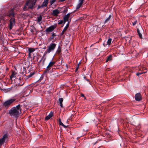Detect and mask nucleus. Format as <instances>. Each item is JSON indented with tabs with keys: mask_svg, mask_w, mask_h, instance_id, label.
<instances>
[{
	"mask_svg": "<svg viewBox=\"0 0 148 148\" xmlns=\"http://www.w3.org/2000/svg\"><path fill=\"white\" fill-rule=\"evenodd\" d=\"M111 41L112 39L111 38H109L107 41L108 44L110 45L111 43Z\"/></svg>",
	"mask_w": 148,
	"mask_h": 148,
	"instance_id": "nucleus-20",
	"label": "nucleus"
},
{
	"mask_svg": "<svg viewBox=\"0 0 148 148\" xmlns=\"http://www.w3.org/2000/svg\"><path fill=\"white\" fill-rule=\"evenodd\" d=\"M63 23H64V21H63L62 20H61L58 21V24H61Z\"/></svg>",
	"mask_w": 148,
	"mask_h": 148,
	"instance_id": "nucleus-26",
	"label": "nucleus"
},
{
	"mask_svg": "<svg viewBox=\"0 0 148 148\" xmlns=\"http://www.w3.org/2000/svg\"><path fill=\"white\" fill-rule=\"evenodd\" d=\"M78 67H79V66H77V68H76V71L78 70Z\"/></svg>",
	"mask_w": 148,
	"mask_h": 148,
	"instance_id": "nucleus-36",
	"label": "nucleus"
},
{
	"mask_svg": "<svg viewBox=\"0 0 148 148\" xmlns=\"http://www.w3.org/2000/svg\"><path fill=\"white\" fill-rule=\"evenodd\" d=\"M31 53H30L29 52V53L28 56L29 58H31Z\"/></svg>",
	"mask_w": 148,
	"mask_h": 148,
	"instance_id": "nucleus-30",
	"label": "nucleus"
},
{
	"mask_svg": "<svg viewBox=\"0 0 148 148\" xmlns=\"http://www.w3.org/2000/svg\"><path fill=\"white\" fill-rule=\"evenodd\" d=\"M33 75H30L29 76V77H31Z\"/></svg>",
	"mask_w": 148,
	"mask_h": 148,
	"instance_id": "nucleus-37",
	"label": "nucleus"
},
{
	"mask_svg": "<svg viewBox=\"0 0 148 148\" xmlns=\"http://www.w3.org/2000/svg\"><path fill=\"white\" fill-rule=\"evenodd\" d=\"M12 87H10L9 88H8L6 89V91L7 92H10L12 90Z\"/></svg>",
	"mask_w": 148,
	"mask_h": 148,
	"instance_id": "nucleus-25",
	"label": "nucleus"
},
{
	"mask_svg": "<svg viewBox=\"0 0 148 148\" xmlns=\"http://www.w3.org/2000/svg\"><path fill=\"white\" fill-rule=\"evenodd\" d=\"M53 115V112L51 111V112L45 118V119L46 120H47L49 119Z\"/></svg>",
	"mask_w": 148,
	"mask_h": 148,
	"instance_id": "nucleus-11",
	"label": "nucleus"
},
{
	"mask_svg": "<svg viewBox=\"0 0 148 148\" xmlns=\"http://www.w3.org/2000/svg\"><path fill=\"white\" fill-rule=\"evenodd\" d=\"M15 101V99L13 98L9 99L5 101L3 103V106L6 108H8Z\"/></svg>",
	"mask_w": 148,
	"mask_h": 148,
	"instance_id": "nucleus-4",
	"label": "nucleus"
},
{
	"mask_svg": "<svg viewBox=\"0 0 148 148\" xmlns=\"http://www.w3.org/2000/svg\"><path fill=\"white\" fill-rule=\"evenodd\" d=\"M56 46V44L54 43H51L49 46H47V49L44 53V55L49 54L53 51Z\"/></svg>",
	"mask_w": 148,
	"mask_h": 148,
	"instance_id": "nucleus-3",
	"label": "nucleus"
},
{
	"mask_svg": "<svg viewBox=\"0 0 148 148\" xmlns=\"http://www.w3.org/2000/svg\"><path fill=\"white\" fill-rule=\"evenodd\" d=\"M135 98V99L137 101H139L141 99V96L140 93H137L136 94Z\"/></svg>",
	"mask_w": 148,
	"mask_h": 148,
	"instance_id": "nucleus-7",
	"label": "nucleus"
},
{
	"mask_svg": "<svg viewBox=\"0 0 148 148\" xmlns=\"http://www.w3.org/2000/svg\"><path fill=\"white\" fill-rule=\"evenodd\" d=\"M14 12H12V13L10 14L9 15L10 16H14Z\"/></svg>",
	"mask_w": 148,
	"mask_h": 148,
	"instance_id": "nucleus-28",
	"label": "nucleus"
},
{
	"mask_svg": "<svg viewBox=\"0 0 148 148\" xmlns=\"http://www.w3.org/2000/svg\"><path fill=\"white\" fill-rule=\"evenodd\" d=\"M137 21H134V22H133V23H132V24H133V25H135L136 24V23H137Z\"/></svg>",
	"mask_w": 148,
	"mask_h": 148,
	"instance_id": "nucleus-29",
	"label": "nucleus"
},
{
	"mask_svg": "<svg viewBox=\"0 0 148 148\" xmlns=\"http://www.w3.org/2000/svg\"><path fill=\"white\" fill-rule=\"evenodd\" d=\"M15 77V74L14 73H12V74L10 76V77L11 78H13Z\"/></svg>",
	"mask_w": 148,
	"mask_h": 148,
	"instance_id": "nucleus-21",
	"label": "nucleus"
},
{
	"mask_svg": "<svg viewBox=\"0 0 148 148\" xmlns=\"http://www.w3.org/2000/svg\"><path fill=\"white\" fill-rule=\"evenodd\" d=\"M86 80L88 81H89V80L88 79H86Z\"/></svg>",
	"mask_w": 148,
	"mask_h": 148,
	"instance_id": "nucleus-38",
	"label": "nucleus"
},
{
	"mask_svg": "<svg viewBox=\"0 0 148 148\" xmlns=\"http://www.w3.org/2000/svg\"><path fill=\"white\" fill-rule=\"evenodd\" d=\"M59 124L60 125H62L64 128H65L67 127V126L64 125L61 122L60 119H59Z\"/></svg>",
	"mask_w": 148,
	"mask_h": 148,
	"instance_id": "nucleus-19",
	"label": "nucleus"
},
{
	"mask_svg": "<svg viewBox=\"0 0 148 148\" xmlns=\"http://www.w3.org/2000/svg\"><path fill=\"white\" fill-rule=\"evenodd\" d=\"M15 24V19L13 18H12L10 20V24L9 25V27L10 29H11L13 27L14 25Z\"/></svg>",
	"mask_w": 148,
	"mask_h": 148,
	"instance_id": "nucleus-5",
	"label": "nucleus"
},
{
	"mask_svg": "<svg viewBox=\"0 0 148 148\" xmlns=\"http://www.w3.org/2000/svg\"><path fill=\"white\" fill-rule=\"evenodd\" d=\"M60 105L61 107V108H62V107H63L62 103H60Z\"/></svg>",
	"mask_w": 148,
	"mask_h": 148,
	"instance_id": "nucleus-35",
	"label": "nucleus"
},
{
	"mask_svg": "<svg viewBox=\"0 0 148 148\" xmlns=\"http://www.w3.org/2000/svg\"><path fill=\"white\" fill-rule=\"evenodd\" d=\"M52 37L53 38L54 36H56V35L54 33H53L52 35Z\"/></svg>",
	"mask_w": 148,
	"mask_h": 148,
	"instance_id": "nucleus-32",
	"label": "nucleus"
},
{
	"mask_svg": "<svg viewBox=\"0 0 148 148\" xmlns=\"http://www.w3.org/2000/svg\"><path fill=\"white\" fill-rule=\"evenodd\" d=\"M112 59V56L111 55H110L107 58V60H106V62H108V61H111Z\"/></svg>",
	"mask_w": 148,
	"mask_h": 148,
	"instance_id": "nucleus-18",
	"label": "nucleus"
},
{
	"mask_svg": "<svg viewBox=\"0 0 148 148\" xmlns=\"http://www.w3.org/2000/svg\"><path fill=\"white\" fill-rule=\"evenodd\" d=\"M48 3V0H44V2L41 5L42 8L46 7Z\"/></svg>",
	"mask_w": 148,
	"mask_h": 148,
	"instance_id": "nucleus-12",
	"label": "nucleus"
},
{
	"mask_svg": "<svg viewBox=\"0 0 148 148\" xmlns=\"http://www.w3.org/2000/svg\"><path fill=\"white\" fill-rule=\"evenodd\" d=\"M36 2V0H28L23 8L24 10H26V8L32 9Z\"/></svg>",
	"mask_w": 148,
	"mask_h": 148,
	"instance_id": "nucleus-2",
	"label": "nucleus"
},
{
	"mask_svg": "<svg viewBox=\"0 0 148 148\" xmlns=\"http://www.w3.org/2000/svg\"><path fill=\"white\" fill-rule=\"evenodd\" d=\"M142 73H137L136 74V75L138 76H139V75H140Z\"/></svg>",
	"mask_w": 148,
	"mask_h": 148,
	"instance_id": "nucleus-33",
	"label": "nucleus"
},
{
	"mask_svg": "<svg viewBox=\"0 0 148 148\" xmlns=\"http://www.w3.org/2000/svg\"><path fill=\"white\" fill-rule=\"evenodd\" d=\"M55 63L54 62H51L47 67L46 70L48 71L50 69V68L53 66Z\"/></svg>",
	"mask_w": 148,
	"mask_h": 148,
	"instance_id": "nucleus-10",
	"label": "nucleus"
},
{
	"mask_svg": "<svg viewBox=\"0 0 148 148\" xmlns=\"http://www.w3.org/2000/svg\"><path fill=\"white\" fill-rule=\"evenodd\" d=\"M70 22V21H68V23L67 24L66 26H65V27L64 28L63 30V32H65V31H66V30L67 29L68 27H69V23Z\"/></svg>",
	"mask_w": 148,
	"mask_h": 148,
	"instance_id": "nucleus-15",
	"label": "nucleus"
},
{
	"mask_svg": "<svg viewBox=\"0 0 148 148\" xmlns=\"http://www.w3.org/2000/svg\"><path fill=\"white\" fill-rule=\"evenodd\" d=\"M81 96L82 97H85L84 95L83 94H81Z\"/></svg>",
	"mask_w": 148,
	"mask_h": 148,
	"instance_id": "nucleus-34",
	"label": "nucleus"
},
{
	"mask_svg": "<svg viewBox=\"0 0 148 148\" xmlns=\"http://www.w3.org/2000/svg\"><path fill=\"white\" fill-rule=\"evenodd\" d=\"M59 48L60 46H59L58 49L56 52L57 53H59L61 52V49H59Z\"/></svg>",
	"mask_w": 148,
	"mask_h": 148,
	"instance_id": "nucleus-27",
	"label": "nucleus"
},
{
	"mask_svg": "<svg viewBox=\"0 0 148 148\" xmlns=\"http://www.w3.org/2000/svg\"><path fill=\"white\" fill-rule=\"evenodd\" d=\"M140 29L141 30H142L143 29H142V28L141 27H140L139 29L138 28L137 29V32L139 36L140 37V38H141L142 37V35L140 32Z\"/></svg>",
	"mask_w": 148,
	"mask_h": 148,
	"instance_id": "nucleus-14",
	"label": "nucleus"
},
{
	"mask_svg": "<svg viewBox=\"0 0 148 148\" xmlns=\"http://www.w3.org/2000/svg\"><path fill=\"white\" fill-rule=\"evenodd\" d=\"M59 13V10L57 9H56L53 11L52 14L54 16H57Z\"/></svg>",
	"mask_w": 148,
	"mask_h": 148,
	"instance_id": "nucleus-13",
	"label": "nucleus"
},
{
	"mask_svg": "<svg viewBox=\"0 0 148 148\" xmlns=\"http://www.w3.org/2000/svg\"><path fill=\"white\" fill-rule=\"evenodd\" d=\"M41 8H42L41 5V6L38 5V7L37 9L38 10L39 9H40Z\"/></svg>",
	"mask_w": 148,
	"mask_h": 148,
	"instance_id": "nucleus-31",
	"label": "nucleus"
},
{
	"mask_svg": "<svg viewBox=\"0 0 148 148\" xmlns=\"http://www.w3.org/2000/svg\"><path fill=\"white\" fill-rule=\"evenodd\" d=\"M56 27L53 25L51 26L46 29V32L47 33L51 32Z\"/></svg>",
	"mask_w": 148,
	"mask_h": 148,
	"instance_id": "nucleus-6",
	"label": "nucleus"
},
{
	"mask_svg": "<svg viewBox=\"0 0 148 148\" xmlns=\"http://www.w3.org/2000/svg\"><path fill=\"white\" fill-rule=\"evenodd\" d=\"M70 15V13H69L65 15V16L64 17V24L66 22L68 21L69 19V18Z\"/></svg>",
	"mask_w": 148,
	"mask_h": 148,
	"instance_id": "nucleus-8",
	"label": "nucleus"
},
{
	"mask_svg": "<svg viewBox=\"0 0 148 148\" xmlns=\"http://www.w3.org/2000/svg\"><path fill=\"white\" fill-rule=\"evenodd\" d=\"M112 16L111 15H110L109 17L105 20L104 22V23H108L111 18Z\"/></svg>",
	"mask_w": 148,
	"mask_h": 148,
	"instance_id": "nucleus-16",
	"label": "nucleus"
},
{
	"mask_svg": "<svg viewBox=\"0 0 148 148\" xmlns=\"http://www.w3.org/2000/svg\"><path fill=\"white\" fill-rule=\"evenodd\" d=\"M29 52L30 53H32L35 51V49L34 48H29L28 49Z\"/></svg>",
	"mask_w": 148,
	"mask_h": 148,
	"instance_id": "nucleus-17",
	"label": "nucleus"
},
{
	"mask_svg": "<svg viewBox=\"0 0 148 148\" xmlns=\"http://www.w3.org/2000/svg\"><path fill=\"white\" fill-rule=\"evenodd\" d=\"M21 110L20 105L18 104L16 107H14L9 111L10 115L13 118L17 117L21 113Z\"/></svg>",
	"mask_w": 148,
	"mask_h": 148,
	"instance_id": "nucleus-1",
	"label": "nucleus"
},
{
	"mask_svg": "<svg viewBox=\"0 0 148 148\" xmlns=\"http://www.w3.org/2000/svg\"><path fill=\"white\" fill-rule=\"evenodd\" d=\"M42 17L41 16H40L39 17H38L37 18V21L38 22H40L42 20Z\"/></svg>",
	"mask_w": 148,
	"mask_h": 148,
	"instance_id": "nucleus-22",
	"label": "nucleus"
},
{
	"mask_svg": "<svg viewBox=\"0 0 148 148\" xmlns=\"http://www.w3.org/2000/svg\"><path fill=\"white\" fill-rule=\"evenodd\" d=\"M59 101L60 103H62L63 101V99L62 98H60L59 99Z\"/></svg>",
	"mask_w": 148,
	"mask_h": 148,
	"instance_id": "nucleus-23",
	"label": "nucleus"
},
{
	"mask_svg": "<svg viewBox=\"0 0 148 148\" xmlns=\"http://www.w3.org/2000/svg\"><path fill=\"white\" fill-rule=\"evenodd\" d=\"M56 0H51L50 1V3L51 5L53 4L56 1Z\"/></svg>",
	"mask_w": 148,
	"mask_h": 148,
	"instance_id": "nucleus-24",
	"label": "nucleus"
},
{
	"mask_svg": "<svg viewBox=\"0 0 148 148\" xmlns=\"http://www.w3.org/2000/svg\"><path fill=\"white\" fill-rule=\"evenodd\" d=\"M84 0H79V3L77 5L76 8L79 9L83 3Z\"/></svg>",
	"mask_w": 148,
	"mask_h": 148,
	"instance_id": "nucleus-9",
	"label": "nucleus"
}]
</instances>
